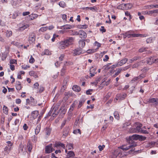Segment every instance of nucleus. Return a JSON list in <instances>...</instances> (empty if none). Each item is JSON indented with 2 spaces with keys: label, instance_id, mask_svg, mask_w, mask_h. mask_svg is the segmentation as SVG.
<instances>
[{
  "label": "nucleus",
  "instance_id": "59",
  "mask_svg": "<svg viewBox=\"0 0 158 158\" xmlns=\"http://www.w3.org/2000/svg\"><path fill=\"white\" fill-rule=\"evenodd\" d=\"M93 89H89L86 91V94L87 95H91V93H90V92L92 91Z\"/></svg>",
  "mask_w": 158,
  "mask_h": 158
},
{
  "label": "nucleus",
  "instance_id": "52",
  "mask_svg": "<svg viewBox=\"0 0 158 158\" xmlns=\"http://www.w3.org/2000/svg\"><path fill=\"white\" fill-rule=\"evenodd\" d=\"M105 146L104 145H102V146L100 145L98 146V148L99 149V151H101L103 150V148H105Z\"/></svg>",
  "mask_w": 158,
  "mask_h": 158
},
{
  "label": "nucleus",
  "instance_id": "36",
  "mask_svg": "<svg viewBox=\"0 0 158 158\" xmlns=\"http://www.w3.org/2000/svg\"><path fill=\"white\" fill-rule=\"evenodd\" d=\"M48 29V27H42L39 30V31L43 32L47 31Z\"/></svg>",
  "mask_w": 158,
  "mask_h": 158
},
{
  "label": "nucleus",
  "instance_id": "40",
  "mask_svg": "<svg viewBox=\"0 0 158 158\" xmlns=\"http://www.w3.org/2000/svg\"><path fill=\"white\" fill-rule=\"evenodd\" d=\"M31 104L33 106H35L36 105V103L35 102L34 98L32 97L31 98Z\"/></svg>",
  "mask_w": 158,
  "mask_h": 158
},
{
  "label": "nucleus",
  "instance_id": "5",
  "mask_svg": "<svg viewBox=\"0 0 158 158\" xmlns=\"http://www.w3.org/2000/svg\"><path fill=\"white\" fill-rule=\"evenodd\" d=\"M52 144L46 146L45 148V152L46 153H49L54 150V149L52 147Z\"/></svg>",
  "mask_w": 158,
  "mask_h": 158
},
{
  "label": "nucleus",
  "instance_id": "7",
  "mask_svg": "<svg viewBox=\"0 0 158 158\" xmlns=\"http://www.w3.org/2000/svg\"><path fill=\"white\" fill-rule=\"evenodd\" d=\"M127 97V94L125 93L122 94H117L116 97V99L123 100L124 99Z\"/></svg>",
  "mask_w": 158,
  "mask_h": 158
},
{
  "label": "nucleus",
  "instance_id": "43",
  "mask_svg": "<svg viewBox=\"0 0 158 158\" xmlns=\"http://www.w3.org/2000/svg\"><path fill=\"white\" fill-rule=\"evenodd\" d=\"M123 5H124V4H121L117 6V8L119 9L124 10V9L123 8L124 6Z\"/></svg>",
  "mask_w": 158,
  "mask_h": 158
},
{
  "label": "nucleus",
  "instance_id": "2",
  "mask_svg": "<svg viewBox=\"0 0 158 158\" xmlns=\"http://www.w3.org/2000/svg\"><path fill=\"white\" fill-rule=\"evenodd\" d=\"M128 139V138L127 139V141L130 144L128 146H122L120 147V148L123 150L125 151L127 150L130 148H131L130 151L131 152H133L135 149L134 147L136 146L137 145V144L136 143H129L127 140Z\"/></svg>",
  "mask_w": 158,
  "mask_h": 158
},
{
  "label": "nucleus",
  "instance_id": "31",
  "mask_svg": "<svg viewBox=\"0 0 158 158\" xmlns=\"http://www.w3.org/2000/svg\"><path fill=\"white\" fill-rule=\"evenodd\" d=\"M155 40V38L153 37H150L146 40V42L147 43H150L152 42L153 40Z\"/></svg>",
  "mask_w": 158,
  "mask_h": 158
},
{
  "label": "nucleus",
  "instance_id": "25",
  "mask_svg": "<svg viewBox=\"0 0 158 158\" xmlns=\"http://www.w3.org/2000/svg\"><path fill=\"white\" fill-rule=\"evenodd\" d=\"M85 101V100L84 99L82 98L79 101V105L78 106V108H80L82 105L83 104Z\"/></svg>",
  "mask_w": 158,
  "mask_h": 158
},
{
  "label": "nucleus",
  "instance_id": "26",
  "mask_svg": "<svg viewBox=\"0 0 158 158\" xmlns=\"http://www.w3.org/2000/svg\"><path fill=\"white\" fill-rule=\"evenodd\" d=\"M66 69L67 68L66 66H63L61 71V76H63L64 74Z\"/></svg>",
  "mask_w": 158,
  "mask_h": 158
},
{
  "label": "nucleus",
  "instance_id": "6",
  "mask_svg": "<svg viewBox=\"0 0 158 158\" xmlns=\"http://www.w3.org/2000/svg\"><path fill=\"white\" fill-rule=\"evenodd\" d=\"M142 124L141 123L139 124L134 129L133 131L136 133H140L142 129Z\"/></svg>",
  "mask_w": 158,
  "mask_h": 158
},
{
  "label": "nucleus",
  "instance_id": "19",
  "mask_svg": "<svg viewBox=\"0 0 158 158\" xmlns=\"http://www.w3.org/2000/svg\"><path fill=\"white\" fill-rule=\"evenodd\" d=\"M51 129L49 128H46L45 130L46 135L47 136H49L51 133Z\"/></svg>",
  "mask_w": 158,
  "mask_h": 158
},
{
  "label": "nucleus",
  "instance_id": "13",
  "mask_svg": "<svg viewBox=\"0 0 158 158\" xmlns=\"http://www.w3.org/2000/svg\"><path fill=\"white\" fill-rule=\"evenodd\" d=\"M127 59L126 58H124L123 59L121 60L120 61L118 62L117 63L118 66H121L123 64H125L127 61Z\"/></svg>",
  "mask_w": 158,
  "mask_h": 158
},
{
  "label": "nucleus",
  "instance_id": "44",
  "mask_svg": "<svg viewBox=\"0 0 158 158\" xmlns=\"http://www.w3.org/2000/svg\"><path fill=\"white\" fill-rule=\"evenodd\" d=\"M146 50L147 48L143 47L140 48L139 50V51L140 52H143L146 51Z\"/></svg>",
  "mask_w": 158,
  "mask_h": 158
},
{
  "label": "nucleus",
  "instance_id": "16",
  "mask_svg": "<svg viewBox=\"0 0 158 158\" xmlns=\"http://www.w3.org/2000/svg\"><path fill=\"white\" fill-rule=\"evenodd\" d=\"M85 40H80L79 41V47L80 49L83 48L85 46Z\"/></svg>",
  "mask_w": 158,
  "mask_h": 158
},
{
  "label": "nucleus",
  "instance_id": "30",
  "mask_svg": "<svg viewBox=\"0 0 158 158\" xmlns=\"http://www.w3.org/2000/svg\"><path fill=\"white\" fill-rule=\"evenodd\" d=\"M29 27V25L28 24H26L24 25L23 26L21 27H19V31H23L26 28H27Z\"/></svg>",
  "mask_w": 158,
  "mask_h": 158
},
{
  "label": "nucleus",
  "instance_id": "20",
  "mask_svg": "<svg viewBox=\"0 0 158 158\" xmlns=\"http://www.w3.org/2000/svg\"><path fill=\"white\" fill-rule=\"evenodd\" d=\"M73 89L76 92H79L81 90V88L80 87L77 85H73L72 87Z\"/></svg>",
  "mask_w": 158,
  "mask_h": 158
},
{
  "label": "nucleus",
  "instance_id": "9",
  "mask_svg": "<svg viewBox=\"0 0 158 158\" xmlns=\"http://www.w3.org/2000/svg\"><path fill=\"white\" fill-rule=\"evenodd\" d=\"M35 34L33 33H31L30 34L29 37V41L31 43H32L35 41Z\"/></svg>",
  "mask_w": 158,
  "mask_h": 158
},
{
  "label": "nucleus",
  "instance_id": "33",
  "mask_svg": "<svg viewBox=\"0 0 158 158\" xmlns=\"http://www.w3.org/2000/svg\"><path fill=\"white\" fill-rule=\"evenodd\" d=\"M131 35V37H138L139 36H140V37H144V36L143 35L141 34H133L132 33Z\"/></svg>",
  "mask_w": 158,
  "mask_h": 158
},
{
  "label": "nucleus",
  "instance_id": "18",
  "mask_svg": "<svg viewBox=\"0 0 158 158\" xmlns=\"http://www.w3.org/2000/svg\"><path fill=\"white\" fill-rule=\"evenodd\" d=\"M74 153L73 151H69L68 152L67 154V156L68 158L73 157L75 156Z\"/></svg>",
  "mask_w": 158,
  "mask_h": 158
},
{
  "label": "nucleus",
  "instance_id": "37",
  "mask_svg": "<svg viewBox=\"0 0 158 158\" xmlns=\"http://www.w3.org/2000/svg\"><path fill=\"white\" fill-rule=\"evenodd\" d=\"M59 5L61 7L64 8L65 6V2L63 1H60L59 3Z\"/></svg>",
  "mask_w": 158,
  "mask_h": 158
},
{
  "label": "nucleus",
  "instance_id": "27",
  "mask_svg": "<svg viewBox=\"0 0 158 158\" xmlns=\"http://www.w3.org/2000/svg\"><path fill=\"white\" fill-rule=\"evenodd\" d=\"M29 74L31 76H33L35 78H37L38 77V76L36 73L34 71H30L29 73Z\"/></svg>",
  "mask_w": 158,
  "mask_h": 158
},
{
  "label": "nucleus",
  "instance_id": "45",
  "mask_svg": "<svg viewBox=\"0 0 158 158\" xmlns=\"http://www.w3.org/2000/svg\"><path fill=\"white\" fill-rule=\"evenodd\" d=\"M73 133L74 134H77L78 133H79L80 134H81V131L80 129H78L77 130H75L73 131Z\"/></svg>",
  "mask_w": 158,
  "mask_h": 158
},
{
  "label": "nucleus",
  "instance_id": "32",
  "mask_svg": "<svg viewBox=\"0 0 158 158\" xmlns=\"http://www.w3.org/2000/svg\"><path fill=\"white\" fill-rule=\"evenodd\" d=\"M140 57L136 56H135L134 57L132 58V59L130 60V62L131 63L132 62H133L136 61L138 60L140 58Z\"/></svg>",
  "mask_w": 158,
  "mask_h": 158
},
{
  "label": "nucleus",
  "instance_id": "49",
  "mask_svg": "<svg viewBox=\"0 0 158 158\" xmlns=\"http://www.w3.org/2000/svg\"><path fill=\"white\" fill-rule=\"evenodd\" d=\"M27 147L28 148V151L30 152L32 149V146L31 145L30 143H28Z\"/></svg>",
  "mask_w": 158,
  "mask_h": 158
},
{
  "label": "nucleus",
  "instance_id": "8",
  "mask_svg": "<svg viewBox=\"0 0 158 158\" xmlns=\"http://www.w3.org/2000/svg\"><path fill=\"white\" fill-rule=\"evenodd\" d=\"M69 129L68 127H66L64 128L63 131L62 137L65 138L67 137L69 134Z\"/></svg>",
  "mask_w": 158,
  "mask_h": 158
},
{
  "label": "nucleus",
  "instance_id": "22",
  "mask_svg": "<svg viewBox=\"0 0 158 158\" xmlns=\"http://www.w3.org/2000/svg\"><path fill=\"white\" fill-rule=\"evenodd\" d=\"M41 128L40 124L38 125L35 129V133L36 135H37L39 133Z\"/></svg>",
  "mask_w": 158,
  "mask_h": 158
},
{
  "label": "nucleus",
  "instance_id": "63",
  "mask_svg": "<svg viewBox=\"0 0 158 158\" xmlns=\"http://www.w3.org/2000/svg\"><path fill=\"white\" fill-rule=\"evenodd\" d=\"M62 18L65 21H66L67 15L65 14H63L62 16Z\"/></svg>",
  "mask_w": 158,
  "mask_h": 158
},
{
  "label": "nucleus",
  "instance_id": "47",
  "mask_svg": "<svg viewBox=\"0 0 158 158\" xmlns=\"http://www.w3.org/2000/svg\"><path fill=\"white\" fill-rule=\"evenodd\" d=\"M23 146L22 145H20L19 146V152H22L23 151Z\"/></svg>",
  "mask_w": 158,
  "mask_h": 158
},
{
  "label": "nucleus",
  "instance_id": "50",
  "mask_svg": "<svg viewBox=\"0 0 158 158\" xmlns=\"http://www.w3.org/2000/svg\"><path fill=\"white\" fill-rule=\"evenodd\" d=\"M140 133L144 134H148L149 133V132L148 131L146 130H143L142 128Z\"/></svg>",
  "mask_w": 158,
  "mask_h": 158
},
{
  "label": "nucleus",
  "instance_id": "21",
  "mask_svg": "<svg viewBox=\"0 0 158 158\" xmlns=\"http://www.w3.org/2000/svg\"><path fill=\"white\" fill-rule=\"evenodd\" d=\"M38 114L39 112L37 110H35L32 112L31 115L33 118H35L37 117Z\"/></svg>",
  "mask_w": 158,
  "mask_h": 158
},
{
  "label": "nucleus",
  "instance_id": "12",
  "mask_svg": "<svg viewBox=\"0 0 158 158\" xmlns=\"http://www.w3.org/2000/svg\"><path fill=\"white\" fill-rule=\"evenodd\" d=\"M79 34L81 38H85L87 36L86 33L83 30H80L79 31Z\"/></svg>",
  "mask_w": 158,
  "mask_h": 158
},
{
  "label": "nucleus",
  "instance_id": "38",
  "mask_svg": "<svg viewBox=\"0 0 158 158\" xmlns=\"http://www.w3.org/2000/svg\"><path fill=\"white\" fill-rule=\"evenodd\" d=\"M132 33V31H129L126 32V35L127 36V37L128 38L131 37V35Z\"/></svg>",
  "mask_w": 158,
  "mask_h": 158
},
{
  "label": "nucleus",
  "instance_id": "60",
  "mask_svg": "<svg viewBox=\"0 0 158 158\" xmlns=\"http://www.w3.org/2000/svg\"><path fill=\"white\" fill-rule=\"evenodd\" d=\"M64 56V54H62L59 57L60 60V61L63 60Z\"/></svg>",
  "mask_w": 158,
  "mask_h": 158
},
{
  "label": "nucleus",
  "instance_id": "56",
  "mask_svg": "<svg viewBox=\"0 0 158 158\" xmlns=\"http://www.w3.org/2000/svg\"><path fill=\"white\" fill-rule=\"evenodd\" d=\"M100 30L101 31H102V33L105 32L106 31V30L104 28V27L103 26H102L101 28L100 29Z\"/></svg>",
  "mask_w": 158,
  "mask_h": 158
},
{
  "label": "nucleus",
  "instance_id": "54",
  "mask_svg": "<svg viewBox=\"0 0 158 158\" xmlns=\"http://www.w3.org/2000/svg\"><path fill=\"white\" fill-rule=\"evenodd\" d=\"M44 90V88L43 87L40 86V89L39 90H37V92H39L40 93H41Z\"/></svg>",
  "mask_w": 158,
  "mask_h": 158
},
{
  "label": "nucleus",
  "instance_id": "39",
  "mask_svg": "<svg viewBox=\"0 0 158 158\" xmlns=\"http://www.w3.org/2000/svg\"><path fill=\"white\" fill-rule=\"evenodd\" d=\"M73 144L72 143H69L67 145L66 147L68 150H71L73 148Z\"/></svg>",
  "mask_w": 158,
  "mask_h": 158
},
{
  "label": "nucleus",
  "instance_id": "24",
  "mask_svg": "<svg viewBox=\"0 0 158 158\" xmlns=\"http://www.w3.org/2000/svg\"><path fill=\"white\" fill-rule=\"evenodd\" d=\"M120 152L121 151L119 150H116L114 153V155L115 157H117V156L121 157V154H120Z\"/></svg>",
  "mask_w": 158,
  "mask_h": 158
},
{
  "label": "nucleus",
  "instance_id": "34",
  "mask_svg": "<svg viewBox=\"0 0 158 158\" xmlns=\"http://www.w3.org/2000/svg\"><path fill=\"white\" fill-rule=\"evenodd\" d=\"M122 70V69L121 68H119L116 73H115V74L113 75V77H115L117 76L118 75V74L121 72V71Z\"/></svg>",
  "mask_w": 158,
  "mask_h": 158
},
{
  "label": "nucleus",
  "instance_id": "23",
  "mask_svg": "<svg viewBox=\"0 0 158 158\" xmlns=\"http://www.w3.org/2000/svg\"><path fill=\"white\" fill-rule=\"evenodd\" d=\"M150 102L151 103H155L156 105L158 104V99L156 98H152L149 100Z\"/></svg>",
  "mask_w": 158,
  "mask_h": 158
},
{
  "label": "nucleus",
  "instance_id": "62",
  "mask_svg": "<svg viewBox=\"0 0 158 158\" xmlns=\"http://www.w3.org/2000/svg\"><path fill=\"white\" fill-rule=\"evenodd\" d=\"M66 123V120H64L62 123L61 126V129L65 125Z\"/></svg>",
  "mask_w": 158,
  "mask_h": 158
},
{
  "label": "nucleus",
  "instance_id": "4",
  "mask_svg": "<svg viewBox=\"0 0 158 158\" xmlns=\"http://www.w3.org/2000/svg\"><path fill=\"white\" fill-rule=\"evenodd\" d=\"M74 38L73 37H67L66 39L64 40V41L67 46H69V45L73 44Z\"/></svg>",
  "mask_w": 158,
  "mask_h": 158
},
{
  "label": "nucleus",
  "instance_id": "46",
  "mask_svg": "<svg viewBox=\"0 0 158 158\" xmlns=\"http://www.w3.org/2000/svg\"><path fill=\"white\" fill-rule=\"evenodd\" d=\"M75 101L71 105L70 107V110L71 111H73V109L74 107L75 106Z\"/></svg>",
  "mask_w": 158,
  "mask_h": 158
},
{
  "label": "nucleus",
  "instance_id": "53",
  "mask_svg": "<svg viewBox=\"0 0 158 158\" xmlns=\"http://www.w3.org/2000/svg\"><path fill=\"white\" fill-rule=\"evenodd\" d=\"M17 61L15 59H13L10 60V63L11 64H16Z\"/></svg>",
  "mask_w": 158,
  "mask_h": 158
},
{
  "label": "nucleus",
  "instance_id": "55",
  "mask_svg": "<svg viewBox=\"0 0 158 158\" xmlns=\"http://www.w3.org/2000/svg\"><path fill=\"white\" fill-rule=\"evenodd\" d=\"M73 63L71 62H70L69 61H66L65 62V63H64V65L66 66V65H71L73 64Z\"/></svg>",
  "mask_w": 158,
  "mask_h": 158
},
{
  "label": "nucleus",
  "instance_id": "1",
  "mask_svg": "<svg viewBox=\"0 0 158 158\" xmlns=\"http://www.w3.org/2000/svg\"><path fill=\"white\" fill-rule=\"evenodd\" d=\"M146 139V137L141 135H134L131 136H130L128 138V141L129 143H135L134 140L139 139L140 141H144Z\"/></svg>",
  "mask_w": 158,
  "mask_h": 158
},
{
  "label": "nucleus",
  "instance_id": "14",
  "mask_svg": "<svg viewBox=\"0 0 158 158\" xmlns=\"http://www.w3.org/2000/svg\"><path fill=\"white\" fill-rule=\"evenodd\" d=\"M54 146L57 148H60V147L64 148H65L64 144L60 142L56 143L54 144Z\"/></svg>",
  "mask_w": 158,
  "mask_h": 158
},
{
  "label": "nucleus",
  "instance_id": "41",
  "mask_svg": "<svg viewBox=\"0 0 158 158\" xmlns=\"http://www.w3.org/2000/svg\"><path fill=\"white\" fill-rule=\"evenodd\" d=\"M72 28V26L70 25H66L64 26V28L65 29H70Z\"/></svg>",
  "mask_w": 158,
  "mask_h": 158
},
{
  "label": "nucleus",
  "instance_id": "3",
  "mask_svg": "<svg viewBox=\"0 0 158 158\" xmlns=\"http://www.w3.org/2000/svg\"><path fill=\"white\" fill-rule=\"evenodd\" d=\"M58 108V105L56 104H54L52 106L51 110L48 112V115L50 116L52 114V116L53 118H55L58 113V112L56 111Z\"/></svg>",
  "mask_w": 158,
  "mask_h": 158
},
{
  "label": "nucleus",
  "instance_id": "10",
  "mask_svg": "<svg viewBox=\"0 0 158 158\" xmlns=\"http://www.w3.org/2000/svg\"><path fill=\"white\" fill-rule=\"evenodd\" d=\"M82 50L80 48H77L74 49L73 52V55L76 56L79 55L82 53Z\"/></svg>",
  "mask_w": 158,
  "mask_h": 158
},
{
  "label": "nucleus",
  "instance_id": "64",
  "mask_svg": "<svg viewBox=\"0 0 158 158\" xmlns=\"http://www.w3.org/2000/svg\"><path fill=\"white\" fill-rule=\"evenodd\" d=\"M23 128L24 130H26L28 128V127L26 124H24L23 126Z\"/></svg>",
  "mask_w": 158,
  "mask_h": 158
},
{
  "label": "nucleus",
  "instance_id": "35",
  "mask_svg": "<svg viewBox=\"0 0 158 158\" xmlns=\"http://www.w3.org/2000/svg\"><path fill=\"white\" fill-rule=\"evenodd\" d=\"M114 115L115 118L117 120H119V115L117 111H115L114 113Z\"/></svg>",
  "mask_w": 158,
  "mask_h": 158
},
{
  "label": "nucleus",
  "instance_id": "51",
  "mask_svg": "<svg viewBox=\"0 0 158 158\" xmlns=\"http://www.w3.org/2000/svg\"><path fill=\"white\" fill-rule=\"evenodd\" d=\"M96 71V69L95 68H94L93 67H92L90 69V73L92 72L94 73H95Z\"/></svg>",
  "mask_w": 158,
  "mask_h": 158
},
{
  "label": "nucleus",
  "instance_id": "61",
  "mask_svg": "<svg viewBox=\"0 0 158 158\" xmlns=\"http://www.w3.org/2000/svg\"><path fill=\"white\" fill-rule=\"evenodd\" d=\"M145 77V75L143 74H141L139 76H138V78H139V79H141L142 78L144 77Z\"/></svg>",
  "mask_w": 158,
  "mask_h": 158
},
{
  "label": "nucleus",
  "instance_id": "57",
  "mask_svg": "<svg viewBox=\"0 0 158 158\" xmlns=\"http://www.w3.org/2000/svg\"><path fill=\"white\" fill-rule=\"evenodd\" d=\"M39 86V84L38 82L35 83L34 84V88L35 89H38Z\"/></svg>",
  "mask_w": 158,
  "mask_h": 158
},
{
  "label": "nucleus",
  "instance_id": "15",
  "mask_svg": "<svg viewBox=\"0 0 158 158\" xmlns=\"http://www.w3.org/2000/svg\"><path fill=\"white\" fill-rule=\"evenodd\" d=\"M158 62V59H155L154 57H151L148 60V63H151V64L155 63V62Z\"/></svg>",
  "mask_w": 158,
  "mask_h": 158
},
{
  "label": "nucleus",
  "instance_id": "28",
  "mask_svg": "<svg viewBox=\"0 0 158 158\" xmlns=\"http://www.w3.org/2000/svg\"><path fill=\"white\" fill-rule=\"evenodd\" d=\"M65 97H64L65 99L67 100L68 98L70 96H71L72 94L70 92H65L64 93Z\"/></svg>",
  "mask_w": 158,
  "mask_h": 158
},
{
  "label": "nucleus",
  "instance_id": "42",
  "mask_svg": "<svg viewBox=\"0 0 158 158\" xmlns=\"http://www.w3.org/2000/svg\"><path fill=\"white\" fill-rule=\"evenodd\" d=\"M88 26L86 25H80L78 27L80 29H86L87 28Z\"/></svg>",
  "mask_w": 158,
  "mask_h": 158
},
{
  "label": "nucleus",
  "instance_id": "29",
  "mask_svg": "<svg viewBox=\"0 0 158 158\" xmlns=\"http://www.w3.org/2000/svg\"><path fill=\"white\" fill-rule=\"evenodd\" d=\"M2 110L3 113H4L5 114H8V109L6 106H4Z\"/></svg>",
  "mask_w": 158,
  "mask_h": 158
},
{
  "label": "nucleus",
  "instance_id": "17",
  "mask_svg": "<svg viewBox=\"0 0 158 158\" xmlns=\"http://www.w3.org/2000/svg\"><path fill=\"white\" fill-rule=\"evenodd\" d=\"M124 7L123 8L124 10H128L130 9L132 6V5L131 3H128L127 4H124Z\"/></svg>",
  "mask_w": 158,
  "mask_h": 158
},
{
  "label": "nucleus",
  "instance_id": "58",
  "mask_svg": "<svg viewBox=\"0 0 158 158\" xmlns=\"http://www.w3.org/2000/svg\"><path fill=\"white\" fill-rule=\"evenodd\" d=\"M16 88L17 90H19L22 88V87L21 85H16Z\"/></svg>",
  "mask_w": 158,
  "mask_h": 158
},
{
  "label": "nucleus",
  "instance_id": "48",
  "mask_svg": "<svg viewBox=\"0 0 158 158\" xmlns=\"http://www.w3.org/2000/svg\"><path fill=\"white\" fill-rule=\"evenodd\" d=\"M12 35V32L10 31H7L6 32V35L7 36L10 37Z\"/></svg>",
  "mask_w": 158,
  "mask_h": 158
},
{
  "label": "nucleus",
  "instance_id": "11",
  "mask_svg": "<svg viewBox=\"0 0 158 158\" xmlns=\"http://www.w3.org/2000/svg\"><path fill=\"white\" fill-rule=\"evenodd\" d=\"M65 43V42H64V40L61 41L60 43V44H59V48L60 49H63L66 48L67 47H68V46H67L66 44Z\"/></svg>",
  "mask_w": 158,
  "mask_h": 158
}]
</instances>
